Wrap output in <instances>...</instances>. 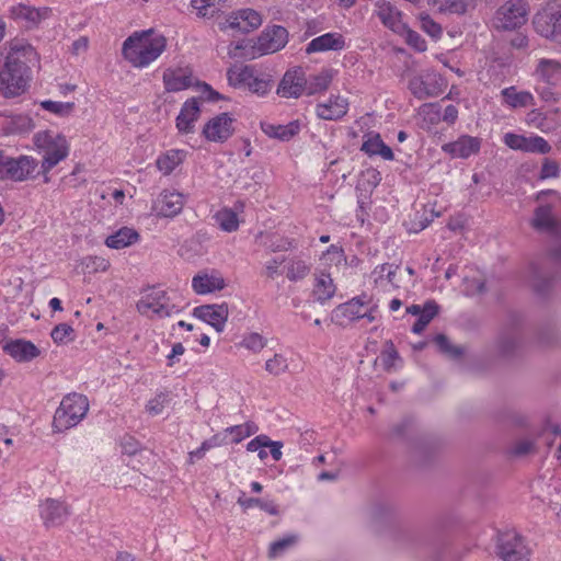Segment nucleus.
<instances>
[{"mask_svg":"<svg viewBox=\"0 0 561 561\" xmlns=\"http://www.w3.org/2000/svg\"><path fill=\"white\" fill-rule=\"evenodd\" d=\"M36 51L24 42H13L0 69V92L5 98H15L26 91L30 66L36 60Z\"/></svg>","mask_w":561,"mask_h":561,"instance_id":"nucleus-1","label":"nucleus"},{"mask_svg":"<svg viewBox=\"0 0 561 561\" xmlns=\"http://www.w3.org/2000/svg\"><path fill=\"white\" fill-rule=\"evenodd\" d=\"M34 144L42 154V172L45 174V182H48L46 174L68 157L69 144L64 135L51 130L35 134Z\"/></svg>","mask_w":561,"mask_h":561,"instance_id":"nucleus-2","label":"nucleus"},{"mask_svg":"<svg viewBox=\"0 0 561 561\" xmlns=\"http://www.w3.org/2000/svg\"><path fill=\"white\" fill-rule=\"evenodd\" d=\"M89 411V400L80 393H69L64 397L57 408L53 427L55 432H65L79 424Z\"/></svg>","mask_w":561,"mask_h":561,"instance_id":"nucleus-3","label":"nucleus"},{"mask_svg":"<svg viewBox=\"0 0 561 561\" xmlns=\"http://www.w3.org/2000/svg\"><path fill=\"white\" fill-rule=\"evenodd\" d=\"M136 307L141 314L150 317L151 311L159 319L170 318L181 312V308L175 302V296L160 287L147 289Z\"/></svg>","mask_w":561,"mask_h":561,"instance_id":"nucleus-4","label":"nucleus"},{"mask_svg":"<svg viewBox=\"0 0 561 561\" xmlns=\"http://www.w3.org/2000/svg\"><path fill=\"white\" fill-rule=\"evenodd\" d=\"M535 31L550 41L561 43V8L556 2L547 3L533 19Z\"/></svg>","mask_w":561,"mask_h":561,"instance_id":"nucleus-5","label":"nucleus"},{"mask_svg":"<svg viewBox=\"0 0 561 561\" xmlns=\"http://www.w3.org/2000/svg\"><path fill=\"white\" fill-rule=\"evenodd\" d=\"M227 79L230 85H247L252 93L257 95L266 94L273 82L268 75L257 77L253 66L231 67L227 71Z\"/></svg>","mask_w":561,"mask_h":561,"instance_id":"nucleus-6","label":"nucleus"},{"mask_svg":"<svg viewBox=\"0 0 561 561\" xmlns=\"http://www.w3.org/2000/svg\"><path fill=\"white\" fill-rule=\"evenodd\" d=\"M527 14L528 7L526 0H508L497 9L493 19V25L496 30H515L526 23Z\"/></svg>","mask_w":561,"mask_h":561,"instance_id":"nucleus-7","label":"nucleus"},{"mask_svg":"<svg viewBox=\"0 0 561 561\" xmlns=\"http://www.w3.org/2000/svg\"><path fill=\"white\" fill-rule=\"evenodd\" d=\"M288 42V32L284 26L280 25H273L266 27L261 35L257 37V41L255 45L251 46L252 55L251 57L254 58L255 54L259 55H266V54H273L282 48L285 47V45Z\"/></svg>","mask_w":561,"mask_h":561,"instance_id":"nucleus-8","label":"nucleus"},{"mask_svg":"<svg viewBox=\"0 0 561 561\" xmlns=\"http://www.w3.org/2000/svg\"><path fill=\"white\" fill-rule=\"evenodd\" d=\"M496 548L497 554L504 561H529L531 553L525 539L516 533L502 536Z\"/></svg>","mask_w":561,"mask_h":561,"instance_id":"nucleus-9","label":"nucleus"},{"mask_svg":"<svg viewBox=\"0 0 561 561\" xmlns=\"http://www.w3.org/2000/svg\"><path fill=\"white\" fill-rule=\"evenodd\" d=\"M307 78L301 67L289 69L280 80L277 94L282 98H299L306 91Z\"/></svg>","mask_w":561,"mask_h":561,"instance_id":"nucleus-10","label":"nucleus"},{"mask_svg":"<svg viewBox=\"0 0 561 561\" xmlns=\"http://www.w3.org/2000/svg\"><path fill=\"white\" fill-rule=\"evenodd\" d=\"M232 124L233 118L228 113H221L205 124L203 135L209 141L224 142L233 134Z\"/></svg>","mask_w":561,"mask_h":561,"instance_id":"nucleus-11","label":"nucleus"},{"mask_svg":"<svg viewBox=\"0 0 561 561\" xmlns=\"http://www.w3.org/2000/svg\"><path fill=\"white\" fill-rule=\"evenodd\" d=\"M193 316L207 322L217 332H222L228 320L229 309L226 304L203 305L193 309Z\"/></svg>","mask_w":561,"mask_h":561,"instance_id":"nucleus-12","label":"nucleus"},{"mask_svg":"<svg viewBox=\"0 0 561 561\" xmlns=\"http://www.w3.org/2000/svg\"><path fill=\"white\" fill-rule=\"evenodd\" d=\"M167 39L162 35L150 37L148 43L139 53H129V62L135 67H145L157 59L164 50Z\"/></svg>","mask_w":561,"mask_h":561,"instance_id":"nucleus-13","label":"nucleus"},{"mask_svg":"<svg viewBox=\"0 0 561 561\" xmlns=\"http://www.w3.org/2000/svg\"><path fill=\"white\" fill-rule=\"evenodd\" d=\"M184 195L175 191H163L154 202L153 209L158 216L173 218L184 207Z\"/></svg>","mask_w":561,"mask_h":561,"instance_id":"nucleus-14","label":"nucleus"},{"mask_svg":"<svg viewBox=\"0 0 561 561\" xmlns=\"http://www.w3.org/2000/svg\"><path fill=\"white\" fill-rule=\"evenodd\" d=\"M41 516L46 527L60 526L67 520L69 508L61 501L46 499L41 504Z\"/></svg>","mask_w":561,"mask_h":561,"instance_id":"nucleus-15","label":"nucleus"},{"mask_svg":"<svg viewBox=\"0 0 561 561\" xmlns=\"http://www.w3.org/2000/svg\"><path fill=\"white\" fill-rule=\"evenodd\" d=\"M37 167V161L27 156H21L16 159L7 158L4 171L11 180L24 181L26 180Z\"/></svg>","mask_w":561,"mask_h":561,"instance_id":"nucleus-16","label":"nucleus"},{"mask_svg":"<svg viewBox=\"0 0 561 561\" xmlns=\"http://www.w3.org/2000/svg\"><path fill=\"white\" fill-rule=\"evenodd\" d=\"M201 108L195 98L188 99L182 106L176 117V128L180 133L190 134L194 131V123L198 119Z\"/></svg>","mask_w":561,"mask_h":561,"instance_id":"nucleus-17","label":"nucleus"},{"mask_svg":"<svg viewBox=\"0 0 561 561\" xmlns=\"http://www.w3.org/2000/svg\"><path fill=\"white\" fill-rule=\"evenodd\" d=\"M348 102L340 95L331 96L328 102L317 105L318 117L327 121L340 119L346 115Z\"/></svg>","mask_w":561,"mask_h":561,"instance_id":"nucleus-18","label":"nucleus"},{"mask_svg":"<svg viewBox=\"0 0 561 561\" xmlns=\"http://www.w3.org/2000/svg\"><path fill=\"white\" fill-rule=\"evenodd\" d=\"M229 27L249 33L262 24L260 13L252 9H243L228 19Z\"/></svg>","mask_w":561,"mask_h":561,"instance_id":"nucleus-19","label":"nucleus"},{"mask_svg":"<svg viewBox=\"0 0 561 561\" xmlns=\"http://www.w3.org/2000/svg\"><path fill=\"white\" fill-rule=\"evenodd\" d=\"M3 350L18 362H30L39 355V350L36 345L25 340L8 342Z\"/></svg>","mask_w":561,"mask_h":561,"instance_id":"nucleus-20","label":"nucleus"},{"mask_svg":"<svg viewBox=\"0 0 561 561\" xmlns=\"http://www.w3.org/2000/svg\"><path fill=\"white\" fill-rule=\"evenodd\" d=\"M453 157L466 159L480 150V140L471 136H461L458 140L443 146Z\"/></svg>","mask_w":561,"mask_h":561,"instance_id":"nucleus-21","label":"nucleus"},{"mask_svg":"<svg viewBox=\"0 0 561 561\" xmlns=\"http://www.w3.org/2000/svg\"><path fill=\"white\" fill-rule=\"evenodd\" d=\"M531 225L535 229L539 231H545L553 236L560 234L559 222L553 217L551 206L549 205L539 206L535 210V216L531 221Z\"/></svg>","mask_w":561,"mask_h":561,"instance_id":"nucleus-22","label":"nucleus"},{"mask_svg":"<svg viewBox=\"0 0 561 561\" xmlns=\"http://www.w3.org/2000/svg\"><path fill=\"white\" fill-rule=\"evenodd\" d=\"M345 46L344 37L339 33H327L313 38L307 46L306 53L312 54L327 50H341Z\"/></svg>","mask_w":561,"mask_h":561,"instance_id":"nucleus-23","label":"nucleus"},{"mask_svg":"<svg viewBox=\"0 0 561 561\" xmlns=\"http://www.w3.org/2000/svg\"><path fill=\"white\" fill-rule=\"evenodd\" d=\"M336 286L329 273L319 272L314 274V286L312 297L323 305L335 295Z\"/></svg>","mask_w":561,"mask_h":561,"instance_id":"nucleus-24","label":"nucleus"},{"mask_svg":"<svg viewBox=\"0 0 561 561\" xmlns=\"http://www.w3.org/2000/svg\"><path fill=\"white\" fill-rule=\"evenodd\" d=\"M535 76L548 85H554L561 79V62L556 59H539Z\"/></svg>","mask_w":561,"mask_h":561,"instance_id":"nucleus-25","label":"nucleus"},{"mask_svg":"<svg viewBox=\"0 0 561 561\" xmlns=\"http://www.w3.org/2000/svg\"><path fill=\"white\" fill-rule=\"evenodd\" d=\"M167 91L178 92L192 85V75L184 69H167L163 73Z\"/></svg>","mask_w":561,"mask_h":561,"instance_id":"nucleus-26","label":"nucleus"},{"mask_svg":"<svg viewBox=\"0 0 561 561\" xmlns=\"http://www.w3.org/2000/svg\"><path fill=\"white\" fill-rule=\"evenodd\" d=\"M226 286L225 279L218 275L207 273L197 274L192 279V287L198 295H205L221 290Z\"/></svg>","mask_w":561,"mask_h":561,"instance_id":"nucleus-27","label":"nucleus"},{"mask_svg":"<svg viewBox=\"0 0 561 561\" xmlns=\"http://www.w3.org/2000/svg\"><path fill=\"white\" fill-rule=\"evenodd\" d=\"M362 145V151L368 156H380L385 160H393L394 156L389 146L381 139L379 134H369Z\"/></svg>","mask_w":561,"mask_h":561,"instance_id":"nucleus-28","label":"nucleus"},{"mask_svg":"<svg viewBox=\"0 0 561 561\" xmlns=\"http://www.w3.org/2000/svg\"><path fill=\"white\" fill-rule=\"evenodd\" d=\"M299 123L297 121L290 122L287 125H274L262 123V130L271 138H276L282 141H288L299 131Z\"/></svg>","mask_w":561,"mask_h":561,"instance_id":"nucleus-29","label":"nucleus"},{"mask_svg":"<svg viewBox=\"0 0 561 561\" xmlns=\"http://www.w3.org/2000/svg\"><path fill=\"white\" fill-rule=\"evenodd\" d=\"M335 71L333 69H322L318 75L307 78L306 93L313 95L327 91L334 78Z\"/></svg>","mask_w":561,"mask_h":561,"instance_id":"nucleus-30","label":"nucleus"},{"mask_svg":"<svg viewBox=\"0 0 561 561\" xmlns=\"http://www.w3.org/2000/svg\"><path fill=\"white\" fill-rule=\"evenodd\" d=\"M410 92L419 100L438 95L439 90L423 76H413L408 84Z\"/></svg>","mask_w":561,"mask_h":561,"instance_id":"nucleus-31","label":"nucleus"},{"mask_svg":"<svg viewBox=\"0 0 561 561\" xmlns=\"http://www.w3.org/2000/svg\"><path fill=\"white\" fill-rule=\"evenodd\" d=\"M139 239L138 232L128 227H123L115 233L108 236L105 240V244L112 249H124L137 242Z\"/></svg>","mask_w":561,"mask_h":561,"instance_id":"nucleus-32","label":"nucleus"},{"mask_svg":"<svg viewBox=\"0 0 561 561\" xmlns=\"http://www.w3.org/2000/svg\"><path fill=\"white\" fill-rule=\"evenodd\" d=\"M502 96L506 104L513 108L527 107L535 104L534 95L528 91H517L515 87L502 90Z\"/></svg>","mask_w":561,"mask_h":561,"instance_id":"nucleus-33","label":"nucleus"},{"mask_svg":"<svg viewBox=\"0 0 561 561\" xmlns=\"http://www.w3.org/2000/svg\"><path fill=\"white\" fill-rule=\"evenodd\" d=\"M186 152L184 150L172 149L160 156L157 161V168L164 175H169L172 171L183 162Z\"/></svg>","mask_w":561,"mask_h":561,"instance_id":"nucleus-34","label":"nucleus"},{"mask_svg":"<svg viewBox=\"0 0 561 561\" xmlns=\"http://www.w3.org/2000/svg\"><path fill=\"white\" fill-rule=\"evenodd\" d=\"M519 345V336L513 330H503L496 340L497 352L503 356L512 355Z\"/></svg>","mask_w":561,"mask_h":561,"instance_id":"nucleus-35","label":"nucleus"},{"mask_svg":"<svg viewBox=\"0 0 561 561\" xmlns=\"http://www.w3.org/2000/svg\"><path fill=\"white\" fill-rule=\"evenodd\" d=\"M378 16L385 25L394 32L405 28V25L401 23V13L390 3H383L379 7Z\"/></svg>","mask_w":561,"mask_h":561,"instance_id":"nucleus-36","label":"nucleus"},{"mask_svg":"<svg viewBox=\"0 0 561 561\" xmlns=\"http://www.w3.org/2000/svg\"><path fill=\"white\" fill-rule=\"evenodd\" d=\"M152 36V30L134 33L123 44V55L129 61V53H139Z\"/></svg>","mask_w":561,"mask_h":561,"instance_id":"nucleus-37","label":"nucleus"},{"mask_svg":"<svg viewBox=\"0 0 561 561\" xmlns=\"http://www.w3.org/2000/svg\"><path fill=\"white\" fill-rule=\"evenodd\" d=\"M34 124L27 115H14L10 117L4 125V130L8 134H25L33 129Z\"/></svg>","mask_w":561,"mask_h":561,"instance_id":"nucleus-38","label":"nucleus"},{"mask_svg":"<svg viewBox=\"0 0 561 561\" xmlns=\"http://www.w3.org/2000/svg\"><path fill=\"white\" fill-rule=\"evenodd\" d=\"M11 14L14 19L25 20L33 24L39 22L43 19V13L41 10L22 3L12 7Z\"/></svg>","mask_w":561,"mask_h":561,"instance_id":"nucleus-39","label":"nucleus"},{"mask_svg":"<svg viewBox=\"0 0 561 561\" xmlns=\"http://www.w3.org/2000/svg\"><path fill=\"white\" fill-rule=\"evenodd\" d=\"M434 341L438 346L439 352L449 358L458 359L463 355V348L461 346L451 344L445 334H437Z\"/></svg>","mask_w":561,"mask_h":561,"instance_id":"nucleus-40","label":"nucleus"},{"mask_svg":"<svg viewBox=\"0 0 561 561\" xmlns=\"http://www.w3.org/2000/svg\"><path fill=\"white\" fill-rule=\"evenodd\" d=\"M215 218L224 231L232 232L239 228L238 216L232 209L224 208L215 215Z\"/></svg>","mask_w":561,"mask_h":561,"instance_id":"nucleus-41","label":"nucleus"},{"mask_svg":"<svg viewBox=\"0 0 561 561\" xmlns=\"http://www.w3.org/2000/svg\"><path fill=\"white\" fill-rule=\"evenodd\" d=\"M428 3L436 7L440 12L463 14L467 10L465 0H428Z\"/></svg>","mask_w":561,"mask_h":561,"instance_id":"nucleus-42","label":"nucleus"},{"mask_svg":"<svg viewBox=\"0 0 561 561\" xmlns=\"http://www.w3.org/2000/svg\"><path fill=\"white\" fill-rule=\"evenodd\" d=\"M238 504L242 506L244 510L251 508L253 506L260 507L261 510L267 512L271 515H277L278 510L277 506L273 502L263 501L256 497H243L240 496L238 499Z\"/></svg>","mask_w":561,"mask_h":561,"instance_id":"nucleus-43","label":"nucleus"},{"mask_svg":"<svg viewBox=\"0 0 561 561\" xmlns=\"http://www.w3.org/2000/svg\"><path fill=\"white\" fill-rule=\"evenodd\" d=\"M121 447H122L123 454H126L129 456H134L137 453H139L140 457H142V458L149 459L152 457V454L149 450L140 449L139 442L136 440L131 436L123 437V439L121 442Z\"/></svg>","mask_w":561,"mask_h":561,"instance_id":"nucleus-44","label":"nucleus"},{"mask_svg":"<svg viewBox=\"0 0 561 561\" xmlns=\"http://www.w3.org/2000/svg\"><path fill=\"white\" fill-rule=\"evenodd\" d=\"M171 398L169 392H160L153 399L149 400L146 404V411L150 415H159L163 412L164 408L170 403Z\"/></svg>","mask_w":561,"mask_h":561,"instance_id":"nucleus-45","label":"nucleus"},{"mask_svg":"<svg viewBox=\"0 0 561 561\" xmlns=\"http://www.w3.org/2000/svg\"><path fill=\"white\" fill-rule=\"evenodd\" d=\"M227 0H192V7L203 16L214 15Z\"/></svg>","mask_w":561,"mask_h":561,"instance_id":"nucleus-46","label":"nucleus"},{"mask_svg":"<svg viewBox=\"0 0 561 561\" xmlns=\"http://www.w3.org/2000/svg\"><path fill=\"white\" fill-rule=\"evenodd\" d=\"M310 273V266L302 260L293 261L288 266L287 278L291 282L304 279Z\"/></svg>","mask_w":561,"mask_h":561,"instance_id":"nucleus-47","label":"nucleus"},{"mask_svg":"<svg viewBox=\"0 0 561 561\" xmlns=\"http://www.w3.org/2000/svg\"><path fill=\"white\" fill-rule=\"evenodd\" d=\"M265 369L271 375L279 376L288 369L287 358L282 354H275L272 358L266 360Z\"/></svg>","mask_w":561,"mask_h":561,"instance_id":"nucleus-48","label":"nucleus"},{"mask_svg":"<svg viewBox=\"0 0 561 561\" xmlns=\"http://www.w3.org/2000/svg\"><path fill=\"white\" fill-rule=\"evenodd\" d=\"M298 540L296 535H288L282 539L273 541L270 546L268 556L275 558L282 554L285 550L293 547Z\"/></svg>","mask_w":561,"mask_h":561,"instance_id":"nucleus-49","label":"nucleus"},{"mask_svg":"<svg viewBox=\"0 0 561 561\" xmlns=\"http://www.w3.org/2000/svg\"><path fill=\"white\" fill-rule=\"evenodd\" d=\"M42 107L46 111L55 113L60 116L69 115L73 108L75 103L72 102H56V101H44L42 102Z\"/></svg>","mask_w":561,"mask_h":561,"instance_id":"nucleus-50","label":"nucleus"},{"mask_svg":"<svg viewBox=\"0 0 561 561\" xmlns=\"http://www.w3.org/2000/svg\"><path fill=\"white\" fill-rule=\"evenodd\" d=\"M535 442L531 439H519L516 440L511 447V455L514 457H525L529 454L535 453Z\"/></svg>","mask_w":561,"mask_h":561,"instance_id":"nucleus-51","label":"nucleus"},{"mask_svg":"<svg viewBox=\"0 0 561 561\" xmlns=\"http://www.w3.org/2000/svg\"><path fill=\"white\" fill-rule=\"evenodd\" d=\"M72 333V327L67 323H60L53 329L50 336L55 343L65 344L72 340V337H70Z\"/></svg>","mask_w":561,"mask_h":561,"instance_id":"nucleus-52","label":"nucleus"},{"mask_svg":"<svg viewBox=\"0 0 561 561\" xmlns=\"http://www.w3.org/2000/svg\"><path fill=\"white\" fill-rule=\"evenodd\" d=\"M550 149H551V146L542 137H539V136L527 137L525 152L547 153L550 151Z\"/></svg>","mask_w":561,"mask_h":561,"instance_id":"nucleus-53","label":"nucleus"},{"mask_svg":"<svg viewBox=\"0 0 561 561\" xmlns=\"http://www.w3.org/2000/svg\"><path fill=\"white\" fill-rule=\"evenodd\" d=\"M242 346L257 353L266 346V340L259 333H251L243 339Z\"/></svg>","mask_w":561,"mask_h":561,"instance_id":"nucleus-54","label":"nucleus"},{"mask_svg":"<svg viewBox=\"0 0 561 561\" xmlns=\"http://www.w3.org/2000/svg\"><path fill=\"white\" fill-rule=\"evenodd\" d=\"M254 430V426H252L251 424H243L228 427L226 431L234 435L233 443L238 444L245 437L252 435Z\"/></svg>","mask_w":561,"mask_h":561,"instance_id":"nucleus-55","label":"nucleus"},{"mask_svg":"<svg viewBox=\"0 0 561 561\" xmlns=\"http://www.w3.org/2000/svg\"><path fill=\"white\" fill-rule=\"evenodd\" d=\"M403 30L405 31V41L411 47L415 48L417 51L426 50V42L417 32L408 27Z\"/></svg>","mask_w":561,"mask_h":561,"instance_id":"nucleus-56","label":"nucleus"},{"mask_svg":"<svg viewBox=\"0 0 561 561\" xmlns=\"http://www.w3.org/2000/svg\"><path fill=\"white\" fill-rule=\"evenodd\" d=\"M504 144L511 149L525 151L527 137L513 133H507L504 136Z\"/></svg>","mask_w":561,"mask_h":561,"instance_id":"nucleus-57","label":"nucleus"},{"mask_svg":"<svg viewBox=\"0 0 561 561\" xmlns=\"http://www.w3.org/2000/svg\"><path fill=\"white\" fill-rule=\"evenodd\" d=\"M439 306L435 300H428L423 306V311H421L419 319L423 320L424 323L428 325V323L438 314Z\"/></svg>","mask_w":561,"mask_h":561,"instance_id":"nucleus-58","label":"nucleus"},{"mask_svg":"<svg viewBox=\"0 0 561 561\" xmlns=\"http://www.w3.org/2000/svg\"><path fill=\"white\" fill-rule=\"evenodd\" d=\"M421 27L432 37H439L442 27L438 23L430 18V15H421Z\"/></svg>","mask_w":561,"mask_h":561,"instance_id":"nucleus-59","label":"nucleus"},{"mask_svg":"<svg viewBox=\"0 0 561 561\" xmlns=\"http://www.w3.org/2000/svg\"><path fill=\"white\" fill-rule=\"evenodd\" d=\"M343 314L348 317L350 320L363 319L362 308H358L357 301H348L340 306Z\"/></svg>","mask_w":561,"mask_h":561,"instance_id":"nucleus-60","label":"nucleus"},{"mask_svg":"<svg viewBox=\"0 0 561 561\" xmlns=\"http://www.w3.org/2000/svg\"><path fill=\"white\" fill-rule=\"evenodd\" d=\"M398 352L393 348V344L390 343L389 350H386L381 354L382 364L386 370H390L393 366Z\"/></svg>","mask_w":561,"mask_h":561,"instance_id":"nucleus-61","label":"nucleus"},{"mask_svg":"<svg viewBox=\"0 0 561 561\" xmlns=\"http://www.w3.org/2000/svg\"><path fill=\"white\" fill-rule=\"evenodd\" d=\"M267 444H268V436L261 434L248 443L247 450L254 453V451H257L260 448H265L267 446Z\"/></svg>","mask_w":561,"mask_h":561,"instance_id":"nucleus-62","label":"nucleus"},{"mask_svg":"<svg viewBox=\"0 0 561 561\" xmlns=\"http://www.w3.org/2000/svg\"><path fill=\"white\" fill-rule=\"evenodd\" d=\"M536 91L545 102H556L558 100V94L553 91L551 85L537 88Z\"/></svg>","mask_w":561,"mask_h":561,"instance_id":"nucleus-63","label":"nucleus"},{"mask_svg":"<svg viewBox=\"0 0 561 561\" xmlns=\"http://www.w3.org/2000/svg\"><path fill=\"white\" fill-rule=\"evenodd\" d=\"M541 178H553L558 175V165L556 162L546 161L541 168Z\"/></svg>","mask_w":561,"mask_h":561,"instance_id":"nucleus-64","label":"nucleus"}]
</instances>
